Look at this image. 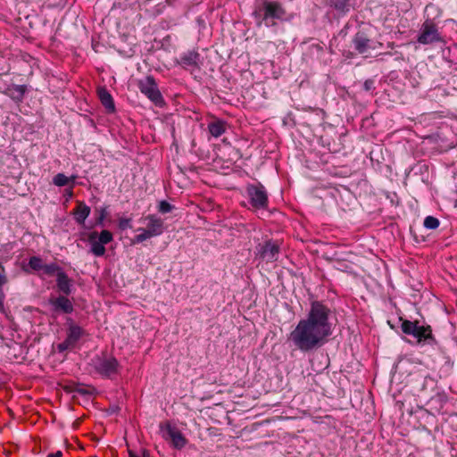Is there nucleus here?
<instances>
[{"label": "nucleus", "mask_w": 457, "mask_h": 457, "mask_svg": "<svg viewBox=\"0 0 457 457\" xmlns=\"http://www.w3.org/2000/svg\"><path fill=\"white\" fill-rule=\"evenodd\" d=\"M329 336L303 319L290 333L289 340L296 349L308 353L322 346Z\"/></svg>", "instance_id": "1"}, {"label": "nucleus", "mask_w": 457, "mask_h": 457, "mask_svg": "<svg viewBox=\"0 0 457 457\" xmlns=\"http://www.w3.org/2000/svg\"><path fill=\"white\" fill-rule=\"evenodd\" d=\"M331 317L332 311L328 306L320 301H312L304 320L331 336L333 330Z\"/></svg>", "instance_id": "2"}, {"label": "nucleus", "mask_w": 457, "mask_h": 457, "mask_svg": "<svg viewBox=\"0 0 457 457\" xmlns=\"http://www.w3.org/2000/svg\"><path fill=\"white\" fill-rule=\"evenodd\" d=\"M401 320L402 331L408 336H411L415 339L416 345L430 346L436 345V340L432 334L430 326L420 325L419 321H411L402 319Z\"/></svg>", "instance_id": "3"}, {"label": "nucleus", "mask_w": 457, "mask_h": 457, "mask_svg": "<svg viewBox=\"0 0 457 457\" xmlns=\"http://www.w3.org/2000/svg\"><path fill=\"white\" fill-rule=\"evenodd\" d=\"M91 361L96 372L103 378H112L119 372L120 364L114 357L96 356Z\"/></svg>", "instance_id": "4"}, {"label": "nucleus", "mask_w": 457, "mask_h": 457, "mask_svg": "<svg viewBox=\"0 0 457 457\" xmlns=\"http://www.w3.org/2000/svg\"><path fill=\"white\" fill-rule=\"evenodd\" d=\"M263 16L259 20L257 26L261 27L262 23L267 27L276 25L275 20H282L286 12L282 5L278 2L265 0L262 3Z\"/></svg>", "instance_id": "5"}, {"label": "nucleus", "mask_w": 457, "mask_h": 457, "mask_svg": "<svg viewBox=\"0 0 457 457\" xmlns=\"http://www.w3.org/2000/svg\"><path fill=\"white\" fill-rule=\"evenodd\" d=\"M138 88L141 93L147 96L155 105L162 106L164 104L163 97L153 76H146L143 79H140Z\"/></svg>", "instance_id": "6"}, {"label": "nucleus", "mask_w": 457, "mask_h": 457, "mask_svg": "<svg viewBox=\"0 0 457 457\" xmlns=\"http://www.w3.org/2000/svg\"><path fill=\"white\" fill-rule=\"evenodd\" d=\"M161 431L162 437L177 450H181L187 443V438L180 430L177 427L171 426L170 423L161 425Z\"/></svg>", "instance_id": "7"}, {"label": "nucleus", "mask_w": 457, "mask_h": 457, "mask_svg": "<svg viewBox=\"0 0 457 457\" xmlns=\"http://www.w3.org/2000/svg\"><path fill=\"white\" fill-rule=\"evenodd\" d=\"M246 191L250 204L254 209H266L268 207V194L261 183L249 185Z\"/></svg>", "instance_id": "8"}, {"label": "nucleus", "mask_w": 457, "mask_h": 457, "mask_svg": "<svg viewBox=\"0 0 457 457\" xmlns=\"http://www.w3.org/2000/svg\"><path fill=\"white\" fill-rule=\"evenodd\" d=\"M417 41L421 45H429L443 40L436 25L432 21L427 20L421 26Z\"/></svg>", "instance_id": "9"}, {"label": "nucleus", "mask_w": 457, "mask_h": 457, "mask_svg": "<svg viewBox=\"0 0 457 457\" xmlns=\"http://www.w3.org/2000/svg\"><path fill=\"white\" fill-rule=\"evenodd\" d=\"M69 295L51 296L48 299V303L51 306V311L55 315L71 314L74 311L72 301L68 297Z\"/></svg>", "instance_id": "10"}, {"label": "nucleus", "mask_w": 457, "mask_h": 457, "mask_svg": "<svg viewBox=\"0 0 457 457\" xmlns=\"http://www.w3.org/2000/svg\"><path fill=\"white\" fill-rule=\"evenodd\" d=\"M257 255L267 262H276L279 254V245L276 241L267 240L256 247Z\"/></svg>", "instance_id": "11"}, {"label": "nucleus", "mask_w": 457, "mask_h": 457, "mask_svg": "<svg viewBox=\"0 0 457 457\" xmlns=\"http://www.w3.org/2000/svg\"><path fill=\"white\" fill-rule=\"evenodd\" d=\"M352 43L355 51L360 54H366L370 50L377 48L376 43L370 38L364 30H359L353 36Z\"/></svg>", "instance_id": "12"}, {"label": "nucleus", "mask_w": 457, "mask_h": 457, "mask_svg": "<svg viewBox=\"0 0 457 457\" xmlns=\"http://www.w3.org/2000/svg\"><path fill=\"white\" fill-rule=\"evenodd\" d=\"M145 220L147 221L145 229L148 231V234L157 237L163 233L164 222L162 219L154 214H149L145 218Z\"/></svg>", "instance_id": "13"}, {"label": "nucleus", "mask_w": 457, "mask_h": 457, "mask_svg": "<svg viewBox=\"0 0 457 457\" xmlns=\"http://www.w3.org/2000/svg\"><path fill=\"white\" fill-rule=\"evenodd\" d=\"M56 287L60 295H70L72 293L73 282L64 271H59L56 278Z\"/></svg>", "instance_id": "14"}, {"label": "nucleus", "mask_w": 457, "mask_h": 457, "mask_svg": "<svg viewBox=\"0 0 457 457\" xmlns=\"http://www.w3.org/2000/svg\"><path fill=\"white\" fill-rule=\"evenodd\" d=\"M412 380L415 383L414 387L420 392L423 393L428 390H433L436 385V382L433 378L429 375L426 374H418L415 376Z\"/></svg>", "instance_id": "15"}, {"label": "nucleus", "mask_w": 457, "mask_h": 457, "mask_svg": "<svg viewBox=\"0 0 457 457\" xmlns=\"http://www.w3.org/2000/svg\"><path fill=\"white\" fill-rule=\"evenodd\" d=\"M99 100L108 113L115 112V104L112 95L105 87H100L97 90Z\"/></svg>", "instance_id": "16"}, {"label": "nucleus", "mask_w": 457, "mask_h": 457, "mask_svg": "<svg viewBox=\"0 0 457 457\" xmlns=\"http://www.w3.org/2000/svg\"><path fill=\"white\" fill-rule=\"evenodd\" d=\"M70 324L67 331V339L69 342L73 344V345H76V343L86 334L85 330L74 324V322L71 320H69Z\"/></svg>", "instance_id": "17"}, {"label": "nucleus", "mask_w": 457, "mask_h": 457, "mask_svg": "<svg viewBox=\"0 0 457 457\" xmlns=\"http://www.w3.org/2000/svg\"><path fill=\"white\" fill-rule=\"evenodd\" d=\"M88 241L91 245V252L96 256H103L105 253L104 245L97 240V232H91L88 236Z\"/></svg>", "instance_id": "18"}, {"label": "nucleus", "mask_w": 457, "mask_h": 457, "mask_svg": "<svg viewBox=\"0 0 457 457\" xmlns=\"http://www.w3.org/2000/svg\"><path fill=\"white\" fill-rule=\"evenodd\" d=\"M89 214L90 208L86 204L80 202L78 204V206L74 211V219L78 224H84Z\"/></svg>", "instance_id": "19"}, {"label": "nucleus", "mask_w": 457, "mask_h": 457, "mask_svg": "<svg viewBox=\"0 0 457 457\" xmlns=\"http://www.w3.org/2000/svg\"><path fill=\"white\" fill-rule=\"evenodd\" d=\"M200 54L196 51H188L180 56L179 63L183 66H197Z\"/></svg>", "instance_id": "20"}, {"label": "nucleus", "mask_w": 457, "mask_h": 457, "mask_svg": "<svg viewBox=\"0 0 457 457\" xmlns=\"http://www.w3.org/2000/svg\"><path fill=\"white\" fill-rule=\"evenodd\" d=\"M69 391L83 396H90L96 392V389L91 386L74 384L69 386Z\"/></svg>", "instance_id": "21"}, {"label": "nucleus", "mask_w": 457, "mask_h": 457, "mask_svg": "<svg viewBox=\"0 0 457 457\" xmlns=\"http://www.w3.org/2000/svg\"><path fill=\"white\" fill-rule=\"evenodd\" d=\"M209 132L214 137H219L225 132V123L221 120L211 122L208 126Z\"/></svg>", "instance_id": "22"}, {"label": "nucleus", "mask_w": 457, "mask_h": 457, "mask_svg": "<svg viewBox=\"0 0 457 457\" xmlns=\"http://www.w3.org/2000/svg\"><path fill=\"white\" fill-rule=\"evenodd\" d=\"M328 4L341 12L349 11V0H328Z\"/></svg>", "instance_id": "23"}, {"label": "nucleus", "mask_w": 457, "mask_h": 457, "mask_svg": "<svg viewBox=\"0 0 457 457\" xmlns=\"http://www.w3.org/2000/svg\"><path fill=\"white\" fill-rule=\"evenodd\" d=\"M9 90L11 92V97L17 102H21L23 99L26 87L22 85H16Z\"/></svg>", "instance_id": "24"}, {"label": "nucleus", "mask_w": 457, "mask_h": 457, "mask_svg": "<svg viewBox=\"0 0 457 457\" xmlns=\"http://www.w3.org/2000/svg\"><path fill=\"white\" fill-rule=\"evenodd\" d=\"M439 224V220L433 216H427L424 220V227L428 229H436Z\"/></svg>", "instance_id": "25"}, {"label": "nucleus", "mask_w": 457, "mask_h": 457, "mask_svg": "<svg viewBox=\"0 0 457 457\" xmlns=\"http://www.w3.org/2000/svg\"><path fill=\"white\" fill-rule=\"evenodd\" d=\"M140 233L137 234L134 238V243H142L148 238L154 237L151 234H148V231L144 228H139L137 229Z\"/></svg>", "instance_id": "26"}, {"label": "nucleus", "mask_w": 457, "mask_h": 457, "mask_svg": "<svg viewBox=\"0 0 457 457\" xmlns=\"http://www.w3.org/2000/svg\"><path fill=\"white\" fill-rule=\"evenodd\" d=\"M29 267L34 270H43L44 264L42 259L37 256H32L29 261Z\"/></svg>", "instance_id": "27"}, {"label": "nucleus", "mask_w": 457, "mask_h": 457, "mask_svg": "<svg viewBox=\"0 0 457 457\" xmlns=\"http://www.w3.org/2000/svg\"><path fill=\"white\" fill-rule=\"evenodd\" d=\"M70 181V179L63 173L56 174L53 179V183L57 187L66 186Z\"/></svg>", "instance_id": "28"}, {"label": "nucleus", "mask_w": 457, "mask_h": 457, "mask_svg": "<svg viewBox=\"0 0 457 457\" xmlns=\"http://www.w3.org/2000/svg\"><path fill=\"white\" fill-rule=\"evenodd\" d=\"M43 270L46 274L47 275H54V274H58L59 271H63L61 267H59L57 264L55 263H50V264H46L44 265L43 267Z\"/></svg>", "instance_id": "29"}, {"label": "nucleus", "mask_w": 457, "mask_h": 457, "mask_svg": "<svg viewBox=\"0 0 457 457\" xmlns=\"http://www.w3.org/2000/svg\"><path fill=\"white\" fill-rule=\"evenodd\" d=\"M112 238V234L109 230H103L100 234L97 233V240L104 245L110 243Z\"/></svg>", "instance_id": "30"}, {"label": "nucleus", "mask_w": 457, "mask_h": 457, "mask_svg": "<svg viewBox=\"0 0 457 457\" xmlns=\"http://www.w3.org/2000/svg\"><path fill=\"white\" fill-rule=\"evenodd\" d=\"M174 206L171 205L170 203H168L165 200H162L159 203L158 205V211L161 213H168L173 210Z\"/></svg>", "instance_id": "31"}, {"label": "nucleus", "mask_w": 457, "mask_h": 457, "mask_svg": "<svg viewBox=\"0 0 457 457\" xmlns=\"http://www.w3.org/2000/svg\"><path fill=\"white\" fill-rule=\"evenodd\" d=\"M99 214L96 218V225H101L103 226V222L104 220V219L106 218L107 216V211H106V208L105 207H103L101 208L99 211Z\"/></svg>", "instance_id": "32"}, {"label": "nucleus", "mask_w": 457, "mask_h": 457, "mask_svg": "<svg viewBox=\"0 0 457 457\" xmlns=\"http://www.w3.org/2000/svg\"><path fill=\"white\" fill-rule=\"evenodd\" d=\"M73 344H71V342L68 341V339L66 338L63 342L60 343L58 345H57V350L58 352L60 353H62L71 347H73Z\"/></svg>", "instance_id": "33"}, {"label": "nucleus", "mask_w": 457, "mask_h": 457, "mask_svg": "<svg viewBox=\"0 0 457 457\" xmlns=\"http://www.w3.org/2000/svg\"><path fill=\"white\" fill-rule=\"evenodd\" d=\"M363 89L367 92L374 90L375 89L374 79H366L363 83Z\"/></svg>", "instance_id": "34"}, {"label": "nucleus", "mask_w": 457, "mask_h": 457, "mask_svg": "<svg viewBox=\"0 0 457 457\" xmlns=\"http://www.w3.org/2000/svg\"><path fill=\"white\" fill-rule=\"evenodd\" d=\"M119 227L120 229H126L128 228H131L130 219L121 218L119 220Z\"/></svg>", "instance_id": "35"}, {"label": "nucleus", "mask_w": 457, "mask_h": 457, "mask_svg": "<svg viewBox=\"0 0 457 457\" xmlns=\"http://www.w3.org/2000/svg\"><path fill=\"white\" fill-rule=\"evenodd\" d=\"M255 21H256V23L258 22L259 20H262V16H263V10H262V6L261 8H259L258 10H255L253 13Z\"/></svg>", "instance_id": "36"}, {"label": "nucleus", "mask_w": 457, "mask_h": 457, "mask_svg": "<svg viewBox=\"0 0 457 457\" xmlns=\"http://www.w3.org/2000/svg\"><path fill=\"white\" fill-rule=\"evenodd\" d=\"M3 271L0 270V287L6 283V277L4 274V268L1 267Z\"/></svg>", "instance_id": "37"}, {"label": "nucleus", "mask_w": 457, "mask_h": 457, "mask_svg": "<svg viewBox=\"0 0 457 457\" xmlns=\"http://www.w3.org/2000/svg\"><path fill=\"white\" fill-rule=\"evenodd\" d=\"M62 453L61 451H57L54 453H49L47 455V457H62Z\"/></svg>", "instance_id": "38"}, {"label": "nucleus", "mask_w": 457, "mask_h": 457, "mask_svg": "<svg viewBox=\"0 0 457 457\" xmlns=\"http://www.w3.org/2000/svg\"><path fill=\"white\" fill-rule=\"evenodd\" d=\"M129 457H139V456L133 453L132 452H129Z\"/></svg>", "instance_id": "39"}]
</instances>
